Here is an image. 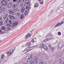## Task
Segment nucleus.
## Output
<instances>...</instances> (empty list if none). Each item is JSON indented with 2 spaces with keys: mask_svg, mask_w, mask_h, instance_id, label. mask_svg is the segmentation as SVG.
<instances>
[{
  "mask_svg": "<svg viewBox=\"0 0 64 64\" xmlns=\"http://www.w3.org/2000/svg\"><path fill=\"white\" fill-rule=\"evenodd\" d=\"M15 47L14 48V47L10 51H8L7 52L8 55V56H10V55H11V54H12L13 53V52H14V51L15 50Z\"/></svg>",
  "mask_w": 64,
  "mask_h": 64,
  "instance_id": "obj_1",
  "label": "nucleus"
},
{
  "mask_svg": "<svg viewBox=\"0 0 64 64\" xmlns=\"http://www.w3.org/2000/svg\"><path fill=\"white\" fill-rule=\"evenodd\" d=\"M40 47H42V48L45 50H47V47L45 46V45L44 44H41L40 46Z\"/></svg>",
  "mask_w": 64,
  "mask_h": 64,
  "instance_id": "obj_2",
  "label": "nucleus"
},
{
  "mask_svg": "<svg viewBox=\"0 0 64 64\" xmlns=\"http://www.w3.org/2000/svg\"><path fill=\"white\" fill-rule=\"evenodd\" d=\"M2 3L4 6H6L7 5V1L5 0H2Z\"/></svg>",
  "mask_w": 64,
  "mask_h": 64,
  "instance_id": "obj_3",
  "label": "nucleus"
},
{
  "mask_svg": "<svg viewBox=\"0 0 64 64\" xmlns=\"http://www.w3.org/2000/svg\"><path fill=\"white\" fill-rule=\"evenodd\" d=\"M9 13L10 14L12 15H15L16 14L11 9H10L9 10Z\"/></svg>",
  "mask_w": 64,
  "mask_h": 64,
  "instance_id": "obj_4",
  "label": "nucleus"
},
{
  "mask_svg": "<svg viewBox=\"0 0 64 64\" xmlns=\"http://www.w3.org/2000/svg\"><path fill=\"white\" fill-rule=\"evenodd\" d=\"M63 46V43L60 42L58 44V47L59 49H61L62 48Z\"/></svg>",
  "mask_w": 64,
  "mask_h": 64,
  "instance_id": "obj_5",
  "label": "nucleus"
},
{
  "mask_svg": "<svg viewBox=\"0 0 64 64\" xmlns=\"http://www.w3.org/2000/svg\"><path fill=\"white\" fill-rule=\"evenodd\" d=\"M18 24V22H16L12 24L11 26L12 27H15V26L17 25Z\"/></svg>",
  "mask_w": 64,
  "mask_h": 64,
  "instance_id": "obj_6",
  "label": "nucleus"
},
{
  "mask_svg": "<svg viewBox=\"0 0 64 64\" xmlns=\"http://www.w3.org/2000/svg\"><path fill=\"white\" fill-rule=\"evenodd\" d=\"M5 9H6L5 7L2 8L0 10V13H3V12L5 10Z\"/></svg>",
  "mask_w": 64,
  "mask_h": 64,
  "instance_id": "obj_7",
  "label": "nucleus"
},
{
  "mask_svg": "<svg viewBox=\"0 0 64 64\" xmlns=\"http://www.w3.org/2000/svg\"><path fill=\"white\" fill-rule=\"evenodd\" d=\"M30 48H31L30 47H28L26 48L25 49V50H24V51H23V52H24V51H26L25 52V53H26L27 52L29 51L30 50H29V49H30Z\"/></svg>",
  "mask_w": 64,
  "mask_h": 64,
  "instance_id": "obj_8",
  "label": "nucleus"
},
{
  "mask_svg": "<svg viewBox=\"0 0 64 64\" xmlns=\"http://www.w3.org/2000/svg\"><path fill=\"white\" fill-rule=\"evenodd\" d=\"M9 17L10 19L12 20H13V19H15V17L12 15H9Z\"/></svg>",
  "mask_w": 64,
  "mask_h": 64,
  "instance_id": "obj_9",
  "label": "nucleus"
},
{
  "mask_svg": "<svg viewBox=\"0 0 64 64\" xmlns=\"http://www.w3.org/2000/svg\"><path fill=\"white\" fill-rule=\"evenodd\" d=\"M31 36V34L28 33L26 36L25 38L26 39H27L28 38H30Z\"/></svg>",
  "mask_w": 64,
  "mask_h": 64,
  "instance_id": "obj_10",
  "label": "nucleus"
},
{
  "mask_svg": "<svg viewBox=\"0 0 64 64\" xmlns=\"http://www.w3.org/2000/svg\"><path fill=\"white\" fill-rule=\"evenodd\" d=\"M12 3L11 2H10L8 4V7L10 8L12 7Z\"/></svg>",
  "mask_w": 64,
  "mask_h": 64,
  "instance_id": "obj_11",
  "label": "nucleus"
},
{
  "mask_svg": "<svg viewBox=\"0 0 64 64\" xmlns=\"http://www.w3.org/2000/svg\"><path fill=\"white\" fill-rule=\"evenodd\" d=\"M32 56H30L28 58V62H29L30 61V60H31L32 59Z\"/></svg>",
  "mask_w": 64,
  "mask_h": 64,
  "instance_id": "obj_12",
  "label": "nucleus"
},
{
  "mask_svg": "<svg viewBox=\"0 0 64 64\" xmlns=\"http://www.w3.org/2000/svg\"><path fill=\"white\" fill-rule=\"evenodd\" d=\"M25 2H26L27 5H30V4L29 3V0H26Z\"/></svg>",
  "mask_w": 64,
  "mask_h": 64,
  "instance_id": "obj_13",
  "label": "nucleus"
},
{
  "mask_svg": "<svg viewBox=\"0 0 64 64\" xmlns=\"http://www.w3.org/2000/svg\"><path fill=\"white\" fill-rule=\"evenodd\" d=\"M62 25L61 23H59L57 24L54 27L55 28L56 27H58V26H61Z\"/></svg>",
  "mask_w": 64,
  "mask_h": 64,
  "instance_id": "obj_14",
  "label": "nucleus"
},
{
  "mask_svg": "<svg viewBox=\"0 0 64 64\" xmlns=\"http://www.w3.org/2000/svg\"><path fill=\"white\" fill-rule=\"evenodd\" d=\"M30 5H27L26 6V9H27V10H28V11L30 9V6H29Z\"/></svg>",
  "mask_w": 64,
  "mask_h": 64,
  "instance_id": "obj_15",
  "label": "nucleus"
},
{
  "mask_svg": "<svg viewBox=\"0 0 64 64\" xmlns=\"http://www.w3.org/2000/svg\"><path fill=\"white\" fill-rule=\"evenodd\" d=\"M7 14H6L5 15L3 18V19L5 21V20H6V19L7 18Z\"/></svg>",
  "mask_w": 64,
  "mask_h": 64,
  "instance_id": "obj_16",
  "label": "nucleus"
},
{
  "mask_svg": "<svg viewBox=\"0 0 64 64\" xmlns=\"http://www.w3.org/2000/svg\"><path fill=\"white\" fill-rule=\"evenodd\" d=\"M25 10V8H24V7H22V8L21 9V11L22 12H23Z\"/></svg>",
  "mask_w": 64,
  "mask_h": 64,
  "instance_id": "obj_17",
  "label": "nucleus"
},
{
  "mask_svg": "<svg viewBox=\"0 0 64 64\" xmlns=\"http://www.w3.org/2000/svg\"><path fill=\"white\" fill-rule=\"evenodd\" d=\"M32 42H35L36 41V39H33L31 41Z\"/></svg>",
  "mask_w": 64,
  "mask_h": 64,
  "instance_id": "obj_18",
  "label": "nucleus"
},
{
  "mask_svg": "<svg viewBox=\"0 0 64 64\" xmlns=\"http://www.w3.org/2000/svg\"><path fill=\"white\" fill-rule=\"evenodd\" d=\"M24 18V15L22 14L20 16V19H23Z\"/></svg>",
  "mask_w": 64,
  "mask_h": 64,
  "instance_id": "obj_19",
  "label": "nucleus"
},
{
  "mask_svg": "<svg viewBox=\"0 0 64 64\" xmlns=\"http://www.w3.org/2000/svg\"><path fill=\"white\" fill-rule=\"evenodd\" d=\"M5 23L7 24L8 23V18H7L5 22Z\"/></svg>",
  "mask_w": 64,
  "mask_h": 64,
  "instance_id": "obj_20",
  "label": "nucleus"
},
{
  "mask_svg": "<svg viewBox=\"0 0 64 64\" xmlns=\"http://www.w3.org/2000/svg\"><path fill=\"white\" fill-rule=\"evenodd\" d=\"M16 4H14L12 6L13 8H16Z\"/></svg>",
  "mask_w": 64,
  "mask_h": 64,
  "instance_id": "obj_21",
  "label": "nucleus"
},
{
  "mask_svg": "<svg viewBox=\"0 0 64 64\" xmlns=\"http://www.w3.org/2000/svg\"><path fill=\"white\" fill-rule=\"evenodd\" d=\"M38 6V4L36 3L34 5L35 7H37Z\"/></svg>",
  "mask_w": 64,
  "mask_h": 64,
  "instance_id": "obj_22",
  "label": "nucleus"
},
{
  "mask_svg": "<svg viewBox=\"0 0 64 64\" xmlns=\"http://www.w3.org/2000/svg\"><path fill=\"white\" fill-rule=\"evenodd\" d=\"M6 29V28L4 26H2L1 28V29L3 30H5Z\"/></svg>",
  "mask_w": 64,
  "mask_h": 64,
  "instance_id": "obj_23",
  "label": "nucleus"
},
{
  "mask_svg": "<svg viewBox=\"0 0 64 64\" xmlns=\"http://www.w3.org/2000/svg\"><path fill=\"white\" fill-rule=\"evenodd\" d=\"M24 14L25 15H26V14H28V11L27 10H26L24 12Z\"/></svg>",
  "mask_w": 64,
  "mask_h": 64,
  "instance_id": "obj_24",
  "label": "nucleus"
},
{
  "mask_svg": "<svg viewBox=\"0 0 64 64\" xmlns=\"http://www.w3.org/2000/svg\"><path fill=\"white\" fill-rule=\"evenodd\" d=\"M13 10L14 11V12H16L17 11V9L14 8L13 9Z\"/></svg>",
  "mask_w": 64,
  "mask_h": 64,
  "instance_id": "obj_25",
  "label": "nucleus"
},
{
  "mask_svg": "<svg viewBox=\"0 0 64 64\" xmlns=\"http://www.w3.org/2000/svg\"><path fill=\"white\" fill-rule=\"evenodd\" d=\"M6 26L10 27H11V24H8L6 25Z\"/></svg>",
  "mask_w": 64,
  "mask_h": 64,
  "instance_id": "obj_26",
  "label": "nucleus"
},
{
  "mask_svg": "<svg viewBox=\"0 0 64 64\" xmlns=\"http://www.w3.org/2000/svg\"><path fill=\"white\" fill-rule=\"evenodd\" d=\"M4 55H2L1 57V59H4Z\"/></svg>",
  "mask_w": 64,
  "mask_h": 64,
  "instance_id": "obj_27",
  "label": "nucleus"
},
{
  "mask_svg": "<svg viewBox=\"0 0 64 64\" xmlns=\"http://www.w3.org/2000/svg\"><path fill=\"white\" fill-rule=\"evenodd\" d=\"M58 35L59 36H60V35H61V33L60 32H58Z\"/></svg>",
  "mask_w": 64,
  "mask_h": 64,
  "instance_id": "obj_28",
  "label": "nucleus"
},
{
  "mask_svg": "<svg viewBox=\"0 0 64 64\" xmlns=\"http://www.w3.org/2000/svg\"><path fill=\"white\" fill-rule=\"evenodd\" d=\"M34 60H37V58L36 56L34 57Z\"/></svg>",
  "mask_w": 64,
  "mask_h": 64,
  "instance_id": "obj_29",
  "label": "nucleus"
},
{
  "mask_svg": "<svg viewBox=\"0 0 64 64\" xmlns=\"http://www.w3.org/2000/svg\"><path fill=\"white\" fill-rule=\"evenodd\" d=\"M9 23H10V24H12V21H11V20H10L9 21Z\"/></svg>",
  "mask_w": 64,
  "mask_h": 64,
  "instance_id": "obj_30",
  "label": "nucleus"
},
{
  "mask_svg": "<svg viewBox=\"0 0 64 64\" xmlns=\"http://www.w3.org/2000/svg\"><path fill=\"white\" fill-rule=\"evenodd\" d=\"M22 3H23V4H24V6H26V4H27V3H26V2H22Z\"/></svg>",
  "mask_w": 64,
  "mask_h": 64,
  "instance_id": "obj_31",
  "label": "nucleus"
},
{
  "mask_svg": "<svg viewBox=\"0 0 64 64\" xmlns=\"http://www.w3.org/2000/svg\"><path fill=\"white\" fill-rule=\"evenodd\" d=\"M20 7H23V4H20Z\"/></svg>",
  "mask_w": 64,
  "mask_h": 64,
  "instance_id": "obj_32",
  "label": "nucleus"
},
{
  "mask_svg": "<svg viewBox=\"0 0 64 64\" xmlns=\"http://www.w3.org/2000/svg\"><path fill=\"white\" fill-rule=\"evenodd\" d=\"M60 9H61V11L63 12V8H60Z\"/></svg>",
  "mask_w": 64,
  "mask_h": 64,
  "instance_id": "obj_33",
  "label": "nucleus"
},
{
  "mask_svg": "<svg viewBox=\"0 0 64 64\" xmlns=\"http://www.w3.org/2000/svg\"><path fill=\"white\" fill-rule=\"evenodd\" d=\"M48 40V39L46 38L43 41V42H44V41H47Z\"/></svg>",
  "mask_w": 64,
  "mask_h": 64,
  "instance_id": "obj_34",
  "label": "nucleus"
},
{
  "mask_svg": "<svg viewBox=\"0 0 64 64\" xmlns=\"http://www.w3.org/2000/svg\"><path fill=\"white\" fill-rule=\"evenodd\" d=\"M2 7V4L1 3H0V9Z\"/></svg>",
  "mask_w": 64,
  "mask_h": 64,
  "instance_id": "obj_35",
  "label": "nucleus"
},
{
  "mask_svg": "<svg viewBox=\"0 0 64 64\" xmlns=\"http://www.w3.org/2000/svg\"><path fill=\"white\" fill-rule=\"evenodd\" d=\"M39 63V62H38V61L37 60H36L35 62V64H38Z\"/></svg>",
  "mask_w": 64,
  "mask_h": 64,
  "instance_id": "obj_36",
  "label": "nucleus"
},
{
  "mask_svg": "<svg viewBox=\"0 0 64 64\" xmlns=\"http://www.w3.org/2000/svg\"><path fill=\"white\" fill-rule=\"evenodd\" d=\"M3 24V22H0V26L2 25Z\"/></svg>",
  "mask_w": 64,
  "mask_h": 64,
  "instance_id": "obj_37",
  "label": "nucleus"
},
{
  "mask_svg": "<svg viewBox=\"0 0 64 64\" xmlns=\"http://www.w3.org/2000/svg\"><path fill=\"white\" fill-rule=\"evenodd\" d=\"M31 42H29L28 44V46H30L31 45Z\"/></svg>",
  "mask_w": 64,
  "mask_h": 64,
  "instance_id": "obj_38",
  "label": "nucleus"
},
{
  "mask_svg": "<svg viewBox=\"0 0 64 64\" xmlns=\"http://www.w3.org/2000/svg\"><path fill=\"white\" fill-rule=\"evenodd\" d=\"M40 64H44V62H40Z\"/></svg>",
  "mask_w": 64,
  "mask_h": 64,
  "instance_id": "obj_39",
  "label": "nucleus"
},
{
  "mask_svg": "<svg viewBox=\"0 0 64 64\" xmlns=\"http://www.w3.org/2000/svg\"><path fill=\"white\" fill-rule=\"evenodd\" d=\"M18 0H13L14 2H17Z\"/></svg>",
  "mask_w": 64,
  "mask_h": 64,
  "instance_id": "obj_40",
  "label": "nucleus"
},
{
  "mask_svg": "<svg viewBox=\"0 0 64 64\" xmlns=\"http://www.w3.org/2000/svg\"><path fill=\"white\" fill-rule=\"evenodd\" d=\"M64 24V22L63 21H62L61 22V24Z\"/></svg>",
  "mask_w": 64,
  "mask_h": 64,
  "instance_id": "obj_41",
  "label": "nucleus"
},
{
  "mask_svg": "<svg viewBox=\"0 0 64 64\" xmlns=\"http://www.w3.org/2000/svg\"><path fill=\"white\" fill-rule=\"evenodd\" d=\"M18 3H20L21 2V0H19L18 1Z\"/></svg>",
  "mask_w": 64,
  "mask_h": 64,
  "instance_id": "obj_42",
  "label": "nucleus"
},
{
  "mask_svg": "<svg viewBox=\"0 0 64 64\" xmlns=\"http://www.w3.org/2000/svg\"><path fill=\"white\" fill-rule=\"evenodd\" d=\"M43 4V2H40V4Z\"/></svg>",
  "mask_w": 64,
  "mask_h": 64,
  "instance_id": "obj_43",
  "label": "nucleus"
},
{
  "mask_svg": "<svg viewBox=\"0 0 64 64\" xmlns=\"http://www.w3.org/2000/svg\"><path fill=\"white\" fill-rule=\"evenodd\" d=\"M17 15L18 16H20V14L19 13H17Z\"/></svg>",
  "mask_w": 64,
  "mask_h": 64,
  "instance_id": "obj_44",
  "label": "nucleus"
},
{
  "mask_svg": "<svg viewBox=\"0 0 64 64\" xmlns=\"http://www.w3.org/2000/svg\"><path fill=\"white\" fill-rule=\"evenodd\" d=\"M2 17H0V21H2Z\"/></svg>",
  "mask_w": 64,
  "mask_h": 64,
  "instance_id": "obj_45",
  "label": "nucleus"
},
{
  "mask_svg": "<svg viewBox=\"0 0 64 64\" xmlns=\"http://www.w3.org/2000/svg\"><path fill=\"white\" fill-rule=\"evenodd\" d=\"M24 0H22V3H23V2H24Z\"/></svg>",
  "mask_w": 64,
  "mask_h": 64,
  "instance_id": "obj_46",
  "label": "nucleus"
},
{
  "mask_svg": "<svg viewBox=\"0 0 64 64\" xmlns=\"http://www.w3.org/2000/svg\"><path fill=\"white\" fill-rule=\"evenodd\" d=\"M10 0H6V1H8V2H9Z\"/></svg>",
  "mask_w": 64,
  "mask_h": 64,
  "instance_id": "obj_47",
  "label": "nucleus"
},
{
  "mask_svg": "<svg viewBox=\"0 0 64 64\" xmlns=\"http://www.w3.org/2000/svg\"><path fill=\"white\" fill-rule=\"evenodd\" d=\"M33 31H34V30H32L31 31V32H33Z\"/></svg>",
  "mask_w": 64,
  "mask_h": 64,
  "instance_id": "obj_48",
  "label": "nucleus"
},
{
  "mask_svg": "<svg viewBox=\"0 0 64 64\" xmlns=\"http://www.w3.org/2000/svg\"><path fill=\"white\" fill-rule=\"evenodd\" d=\"M2 32V30H1V29L0 28V32Z\"/></svg>",
  "mask_w": 64,
  "mask_h": 64,
  "instance_id": "obj_49",
  "label": "nucleus"
},
{
  "mask_svg": "<svg viewBox=\"0 0 64 64\" xmlns=\"http://www.w3.org/2000/svg\"><path fill=\"white\" fill-rule=\"evenodd\" d=\"M20 62H18L16 64H20Z\"/></svg>",
  "mask_w": 64,
  "mask_h": 64,
  "instance_id": "obj_50",
  "label": "nucleus"
},
{
  "mask_svg": "<svg viewBox=\"0 0 64 64\" xmlns=\"http://www.w3.org/2000/svg\"><path fill=\"white\" fill-rule=\"evenodd\" d=\"M41 1H43V0H40Z\"/></svg>",
  "mask_w": 64,
  "mask_h": 64,
  "instance_id": "obj_51",
  "label": "nucleus"
},
{
  "mask_svg": "<svg viewBox=\"0 0 64 64\" xmlns=\"http://www.w3.org/2000/svg\"><path fill=\"white\" fill-rule=\"evenodd\" d=\"M49 46L50 47V45H49Z\"/></svg>",
  "mask_w": 64,
  "mask_h": 64,
  "instance_id": "obj_52",
  "label": "nucleus"
},
{
  "mask_svg": "<svg viewBox=\"0 0 64 64\" xmlns=\"http://www.w3.org/2000/svg\"><path fill=\"white\" fill-rule=\"evenodd\" d=\"M0 60H1V59H0Z\"/></svg>",
  "mask_w": 64,
  "mask_h": 64,
  "instance_id": "obj_53",
  "label": "nucleus"
},
{
  "mask_svg": "<svg viewBox=\"0 0 64 64\" xmlns=\"http://www.w3.org/2000/svg\"><path fill=\"white\" fill-rule=\"evenodd\" d=\"M1 64V62H0V64Z\"/></svg>",
  "mask_w": 64,
  "mask_h": 64,
  "instance_id": "obj_54",
  "label": "nucleus"
},
{
  "mask_svg": "<svg viewBox=\"0 0 64 64\" xmlns=\"http://www.w3.org/2000/svg\"><path fill=\"white\" fill-rule=\"evenodd\" d=\"M38 0V1H39V0Z\"/></svg>",
  "mask_w": 64,
  "mask_h": 64,
  "instance_id": "obj_55",
  "label": "nucleus"
},
{
  "mask_svg": "<svg viewBox=\"0 0 64 64\" xmlns=\"http://www.w3.org/2000/svg\"><path fill=\"white\" fill-rule=\"evenodd\" d=\"M0 42H1V41L0 40Z\"/></svg>",
  "mask_w": 64,
  "mask_h": 64,
  "instance_id": "obj_56",
  "label": "nucleus"
},
{
  "mask_svg": "<svg viewBox=\"0 0 64 64\" xmlns=\"http://www.w3.org/2000/svg\"><path fill=\"white\" fill-rule=\"evenodd\" d=\"M51 39H50V40H51Z\"/></svg>",
  "mask_w": 64,
  "mask_h": 64,
  "instance_id": "obj_57",
  "label": "nucleus"
},
{
  "mask_svg": "<svg viewBox=\"0 0 64 64\" xmlns=\"http://www.w3.org/2000/svg\"><path fill=\"white\" fill-rule=\"evenodd\" d=\"M63 64H64V63Z\"/></svg>",
  "mask_w": 64,
  "mask_h": 64,
  "instance_id": "obj_58",
  "label": "nucleus"
}]
</instances>
